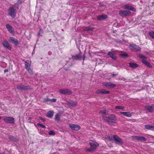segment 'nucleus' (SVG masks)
Wrapping results in <instances>:
<instances>
[{
	"instance_id": "1",
	"label": "nucleus",
	"mask_w": 154,
	"mask_h": 154,
	"mask_svg": "<svg viewBox=\"0 0 154 154\" xmlns=\"http://www.w3.org/2000/svg\"><path fill=\"white\" fill-rule=\"evenodd\" d=\"M102 119L104 122L109 125H113L116 124L117 122V119L115 116L110 114L108 117L103 116Z\"/></svg>"
},
{
	"instance_id": "2",
	"label": "nucleus",
	"mask_w": 154,
	"mask_h": 154,
	"mask_svg": "<svg viewBox=\"0 0 154 154\" xmlns=\"http://www.w3.org/2000/svg\"><path fill=\"white\" fill-rule=\"evenodd\" d=\"M140 58L142 59V62L147 67L151 68H152V66L150 63L146 61L147 57L142 54L139 55Z\"/></svg>"
},
{
	"instance_id": "3",
	"label": "nucleus",
	"mask_w": 154,
	"mask_h": 154,
	"mask_svg": "<svg viewBox=\"0 0 154 154\" xmlns=\"http://www.w3.org/2000/svg\"><path fill=\"white\" fill-rule=\"evenodd\" d=\"M82 53L80 51L79 53L77 55H73L72 56V58L73 60H81L83 59V60H84L85 57V55H84L83 56L82 55Z\"/></svg>"
},
{
	"instance_id": "4",
	"label": "nucleus",
	"mask_w": 154,
	"mask_h": 154,
	"mask_svg": "<svg viewBox=\"0 0 154 154\" xmlns=\"http://www.w3.org/2000/svg\"><path fill=\"white\" fill-rule=\"evenodd\" d=\"M16 14V11L14 7L11 6L8 9V14L13 18L15 17Z\"/></svg>"
},
{
	"instance_id": "5",
	"label": "nucleus",
	"mask_w": 154,
	"mask_h": 154,
	"mask_svg": "<svg viewBox=\"0 0 154 154\" xmlns=\"http://www.w3.org/2000/svg\"><path fill=\"white\" fill-rule=\"evenodd\" d=\"M17 88L18 90H22V91L31 90L32 89L30 86H25L24 85L22 84H21L20 85H17Z\"/></svg>"
},
{
	"instance_id": "6",
	"label": "nucleus",
	"mask_w": 154,
	"mask_h": 154,
	"mask_svg": "<svg viewBox=\"0 0 154 154\" xmlns=\"http://www.w3.org/2000/svg\"><path fill=\"white\" fill-rule=\"evenodd\" d=\"M119 14L122 17L129 16L131 15V12L126 10H120L119 11Z\"/></svg>"
},
{
	"instance_id": "7",
	"label": "nucleus",
	"mask_w": 154,
	"mask_h": 154,
	"mask_svg": "<svg viewBox=\"0 0 154 154\" xmlns=\"http://www.w3.org/2000/svg\"><path fill=\"white\" fill-rule=\"evenodd\" d=\"M114 141L115 143L119 145H122L123 144V142L122 139L119 136L116 135H114L113 136Z\"/></svg>"
},
{
	"instance_id": "8",
	"label": "nucleus",
	"mask_w": 154,
	"mask_h": 154,
	"mask_svg": "<svg viewBox=\"0 0 154 154\" xmlns=\"http://www.w3.org/2000/svg\"><path fill=\"white\" fill-rule=\"evenodd\" d=\"M59 92L61 94L68 95H70L72 93V92L71 90L67 88L60 89L59 91Z\"/></svg>"
},
{
	"instance_id": "9",
	"label": "nucleus",
	"mask_w": 154,
	"mask_h": 154,
	"mask_svg": "<svg viewBox=\"0 0 154 154\" xmlns=\"http://www.w3.org/2000/svg\"><path fill=\"white\" fill-rule=\"evenodd\" d=\"M129 46L130 50L134 52L140 51L141 50L140 48L135 45H130Z\"/></svg>"
},
{
	"instance_id": "10",
	"label": "nucleus",
	"mask_w": 154,
	"mask_h": 154,
	"mask_svg": "<svg viewBox=\"0 0 154 154\" xmlns=\"http://www.w3.org/2000/svg\"><path fill=\"white\" fill-rule=\"evenodd\" d=\"M14 118L10 116L5 117L3 119V120L5 122L11 124L14 123Z\"/></svg>"
},
{
	"instance_id": "11",
	"label": "nucleus",
	"mask_w": 154,
	"mask_h": 154,
	"mask_svg": "<svg viewBox=\"0 0 154 154\" xmlns=\"http://www.w3.org/2000/svg\"><path fill=\"white\" fill-rule=\"evenodd\" d=\"M109 91H106L104 89H98L96 91V94H105L110 93Z\"/></svg>"
},
{
	"instance_id": "12",
	"label": "nucleus",
	"mask_w": 154,
	"mask_h": 154,
	"mask_svg": "<svg viewBox=\"0 0 154 154\" xmlns=\"http://www.w3.org/2000/svg\"><path fill=\"white\" fill-rule=\"evenodd\" d=\"M123 9L125 10L131 11L134 12H135L136 11V9L134 7L128 4H126L124 6Z\"/></svg>"
},
{
	"instance_id": "13",
	"label": "nucleus",
	"mask_w": 154,
	"mask_h": 154,
	"mask_svg": "<svg viewBox=\"0 0 154 154\" xmlns=\"http://www.w3.org/2000/svg\"><path fill=\"white\" fill-rule=\"evenodd\" d=\"M69 127L71 129L76 131H78L81 128L79 125L76 124H70Z\"/></svg>"
},
{
	"instance_id": "14",
	"label": "nucleus",
	"mask_w": 154,
	"mask_h": 154,
	"mask_svg": "<svg viewBox=\"0 0 154 154\" xmlns=\"http://www.w3.org/2000/svg\"><path fill=\"white\" fill-rule=\"evenodd\" d=\"M107 55L111 57L114 60H116L117 58V57L113 51H109L107 54Z\"/></svg>"
},
{
	"instance_id": "15",
	"label": "nucleus",
	"mask_w": 154,
	"mask_h": 154,
	"mask_svg": "<svg viewBox=\"0 0 154 154\" xmlns=\"http://www.w3.org/2000/svg\"><path fill=\"white\" fill-rule=\"evenodd\" d=\"M103 85L110 88H114L116 86V84H112L111 82H106L103 84Z\"/></svg>"
},
{
	"instance_id": "16",
	"label": "nucleus",
	"mask_w": 154,
	"mask_h": 154,
	"mask_svg": "<svg viewBox=\"0 0 154 154\" xmlns=\"http://www.w3.org/2000/svg\"><path fill=\"white\" fill-rule=\"evenodd\" d=\"M2 45L7 49H8L10 50H11V47L10 46L8 42L6 40H5L3 41L2 43Z\"/></svg>"
},
{
	"instance_id": "17",
	"label": "nucleus",
	"mask_w": 154,
	"mask_h": 154,
	"mask_svg": "<svg viewBox=\"0 0 154 154\" xmlns=\"http://www.w3.org/2000/svg\"><path fill=\"white\" fill-rule=\"evenodd\" d=\"M67 104L70 106H76L77 105V103L76 101L69 100L67 102Z\"/></svg>"
},
{
	"instance_id": "18",
	"label": "nucleus",
	"mask_w": 154,
	"mask_h": 154,
	"mask_svg": "<svg viewBox=\"0 0 154 154\" xmlns=\"http://www.w3.org/2000/svg\"><path fill=\"white\" fill-rule=\"evenodd\" d=\"M6 27L8 30L11 33L14 34L15 32L13 27L9 24H7L6 25Z\"/></svg>"
},
{
	"instance_id": "19",
	"label": "nucleus",
	"mask_w": 154,
	"mask_h": 154,
	"mask_svg": "<svg viewBox=\"0 0 154 154\" xmlns=\"http://www.w3.org/2000/svg\"><path fill=\"white\" fill-rule=\"evenodd\" d=\"M10 42L16 45H17L19 44L18 41L13 37H10Z\"/></svg>"
},
{
	"instance_id": "20",
	"label": "nucleus",
	"mask_w": 154,
	"mask_h": 154,
	"mask_svg": "<svg viewBox=\"0 0 154 154\" xmlns=\"http://www.w3.org/2000/svg\"><path fill=\"white\" fill-rule=\"evenodd\" d=\"M134 138L138 141L141 142L146 141V139L142 136H135Z\"/></svg>"
},
{
	"instance_id": "21",
	"label": "nucleus",
	"mask_w": 154,
	"mask_h": 154,
	"mask_svg": "<svg viewBox=\"0 0 154 154\" xmlns=\"http://www.w3.org/2000/svg\"><path fill=\"white\" fill-rule=\"evenodd\" d=\"M89 144L90 146L94 150L96 149L99 145L98 143L96 142H90L89 143Z\"/></svg>"
},
{
	"instance_id": "22",
	"label": "nucleus",
	"mask_w": 154,
	"mask_h": 154,
	"mask_svg": "<svg viewBox=\"0 0 154 154\" xmlns=\"http://www.w3.org/2000/svg\"><path fill=\"white\" fill-rule=\"evenodd\" d=\"M107 17L106 15L103 14L98 16L97 17V19L98 20H103L106 19Z\"/></svg>"
},
{
	"instance_id": "23",
	"label": "nucleus",
	"mask_w": 154,
	"mask_h": 154,
	"mask_svg": "<svg viewBox=\"0 0 154 154\" xmlns=\"http://www.w3.org/2000/svg\"><path fill=\"white\" fill-rule=\"evenodd\" d=\"M154 105H152L151 106H146L145 108H146L147 110H148L151 113H152L153 112V111L154 110Z\"/></svg>"
},
{
	"instance_id": "24",
	"label": "nucleus",
	"mask_w": 154,
	"mask_h": 154,
	"mask_svg": "<svg viewBox=\"0 0 154 154\" xmlns=\"http://www.w3.org/2000/svg\"><path fill=\"white\" fill-rule=\"evenodd\" d=\"M54 112L53 110H50L47 114L46 116L48 118H51L53 116Z\"/></svg>"
},
{
	"instance_id": "25",
	"label": "nucleus",
	"mask_w": 154,
	"mask_h": 154,
	"mask_svg": "<svg viewBox=\"0 0 154 154\" xmlns=\"http://www.w3.org/2000/svg\"><path fill=\"white\" fill-rule=\"evenodd\" d=\"M8 139L11 141L17 142L18 141V138H15L14 136L12 135H9L8 136Z\"/></svg>"
},
{
	"instance_id": "26",
	"label": "nucleus",
	"mask_w": 154,
	"mask_h": 154,
	"mask_svg": "<svg viewBox=\"0 0 154 154\" xmlns=\"http://www.w3.org/2000/svg\"><path fill=\"white\" fill-rule=\"evenodd\" d=\"M129 67L133 69H135L138 66V65L135 63H129Z\"/></svg>"
},
{
	"instance_id": "27",
	"label": "nucleus",
	"mask_w": 154,
	"mask_h": 154,
	"mask_svg": "<svg viewBox=\"0 0 154 154\" xmlns=\"http://www.w3.org/2000/svg\"><path fill=\"white\" fill-rule=\"evenodd\" d=\"M145 128L154 131V126L150 125H144Z\"/></svg>"
},
{
	"instance_id": "28",
	"label": "nucleus",
	"mask_w": 154,
	"mask_h": 154,
	"mask_svg": "<svg viewBox=\"0 0 154 154\" xmlns=\"http://www.w3.org/2000/svg\"><path fill=\"white\" fill-rule=\"evenodd\" d=\"M94 29V27H86L83 28V30L84 31H92Z\"/></svg>"
},
{
	"instance_id": "29",
	"label": "nucleus",
	"mask_w": 154,
	"mask_h": 154,
	"mask_svg": "<svg viewBox=\"0 0 154 154\" xmlns=\"http://www.w3.org/2000/svg\"><path fill=\"white\" fill-rule=\"evenodd\" d=\"M120 113L124 115V116L128 117H130L131 115L130 112H120Z\"/></svg>"
},
{
	"instance_id": "30",
	"label": "nucleus",
	"mask_w": 154,
	"mask_h": 154,
	"mask_svg": "<svg viewBox=\"0 0 154 154\" xmlns=\"http://www.w3.org/2000/svg\"><path fill=\"white\" fill-rule=\"evenodd\" d=\"M60 115L59 113H57L55 115V119L56 121H59L60 120Z\"/></svg>"
},
{
	"instance_id": "31",
	"label": "nucleus",
	"mask_w": 154,
	"mask_h": 154,
	"mask_svg": "<svg viewBox=\"0 0 154 154\" xmlns=\"http://www.w3.org/2000/svg\"><path fill=\"white\" fill-rule=\"evenodd\" d=\"M25 68L26 69H28L29 68H30V64L27 61H25Z\"/></svg>"
},
{
	"instance_id": "32",
	"label": "nucleus",
	"mask_w": 154,
	"mask_h": 154,
	"mask_svg": "<svg viewBox=\"0 0 154 154\" xmlns=\"http://www.w3.org/2000/svg\"><path fill=\"white\" fill-rule=\"evenodd\" d=\"M149 34L150 36L154 39V31H150L149 32Z\"/></svg>"
},
{
	"instance_id": "33",
	"label": "nucleus",
	"mask_w": 154,
	"mask_h": 154,
	"mask_svg": "<svg viewBox=\"0 0 154 154\" xmlns=\"http://www.w3.org/2000/svg\"><path fill=\"white\" fill-rule=\"evenodd\" d=\"M43 33V29L41 28H40L39 30L38 33V35L39 36H42V34Z\"/></svg>"
},
{
	"instance_id": "34",
	"label": "nucleus",
	"mask_w": 154,
	"mask_h": 154,
	"mask_svg": "<svg viewBox=\"0 0 154 154\" xmlns=\"http://www.w3.org/2000/svg\"><path fill=\"white\" fill-rule=\"evenodd\" d=\"M28 72L30 74V75H33L34 74L33 72V71L32 69H31L30 68H29L28 69H26Z\"/></svg>"
},
{
	"instance_id": "35",
	"label": "nucleus",
	"mask_w": 154,
	"mask_h": 154,
	"mask_svg": "<svg viewBox=\"0 0 154 154\" xmlns=\"http://www.w3.org/2000/svg\"><path fill=\"white\" fill-rule=\"evenodd\" d=\"M106 110L105 109H103L102 110H100L99 113L100 114H103V115H105L106 113Z\"/></svg>"
},
{
	"instance_id": "36",
	"label": "nucleus",
	"mask_w": 154,
	"mask_h": 154,
	"mask_svg": "<svg viewBox=\"0 0 154 154\" xmlns=\"http://www.w3.org/2000/svg\"><path fill=\"white\" fill-rule=\"evenodd\" d=\"M86 151L88 152H91L93 151H94L95 150L91 146L90 148H88L86 149Z\"/></svg>"
},
{
	"instance_id": "37",
	"label": "nucleus",
	"mask_w": 154,
	"mask_h": 154,
	"mask_svg": "<svg viewBox=\"0 0 154 154\" xmlns=\"http://www.w3.org/2000/svg\"><path fill=\"white\" fill-rule=\"evenodd\" d=\"M121 56L122 57L125 58L127 57H128V55L127 53H125L121 54Z\"/></svg>"
},
{
	"instance_id": "38",
	"label": "nucleus",
	"mask_w": 154,
	"mask_h": 154,
	"mask_svg": "<svg viewBox=\"0 0 154 154\" xmlns=\"http://www.w3.org/2000/svg\"><path fill=\"white\" fill-rule=\"evenodd\" d=\"M37 125L38 126H41L43 128H45L46 127L45 125H43L42 124H41L40 123H38L37 124Z\"/></svg>"
},
{
	"instance_id": "39",
	"label": "nucleus",
	"mask_w": 154,
	"mask_h": 154,
	"mask_svg": "<svg viewBox=\"0 0 154 154\" xmlns=\"http://www.w3.org/2000/svg\"><path fill=\"white\" fill-rule=\"evenodd\" d=\"M55 134V133L53 131H50L49 133V134L50 135H54Z\"/></svg>"
},
{
	"instance_id": "40",
	"label": "nucleus",
	"mask_w": 154,
	"mask_h": 154,
	"mask_svg": "<svg viewBox=\"0 0 154 154\" xmlns=\"http://www.w3.org/2000/svg\"><path fill=\"white\" fill-rule=\"evenodd\" d=\"M115 108L116 109H122L124 107L121 106H116Z\"/></svg>"
},
{
	"instance_id": "41",
	"label": "nucleus",
	"mask_w": 154,
	"mask_h": 154,
	"mask_svg": "<svg viewBox=\"0 0 154 154\" xmlns=\"http://www.w3.org/2000/svg\"><path fill=\"white\" fill-rule=\"evenodd\" d=\"M57 99H56L53 98L51 99H50V101L52 102H55L56 101Z\"/></svg>"
},
{
	"instance_id": "42",
	"label": "nucleus",
	"mask_w": 154,
	"mask_h": 154,
	"mask_svg": "<svg viewBox=\"0 0 154 154\" xmlns=\"http://www.w3.org/2000/svg\"><path fill=\"white\" fill-rule=\"evenodd\" d=\"M14 6L16 7L18 9L19 8V5L18 4L15 3Z\"/></svg>"
},
{
	"instance_id": "43",
	"label": "nucleus",
	"mask_w": 154,
	"mask_h": 154,
	"mask_svg": "<svg viewBox=\"0 0 154 154\" xmlns=\"http://www.w3.org/2000/svg\"><path fill=\"white\" fill-rule=\"evenodd\" d=\"M26 118L29 121V122H31V121L32 119V118H31L30 117H27Z\"/></svg>"
},
{
	"instance_id": "44",
	"label": "nucleus",
	"mask_w": 154,
	"mask_h": 154,
	"mask_svg": "<svg viewBox=\"0 0 154 154\" xmlns=\"http://www.w3.org/2000/svg\"><path fill=\"white\" fill-rule=\"evenodd\" d=\"M39 119L40 120H42L44 122H45V119L43 118L42 117H39Z\"/></svg>"
},
{
	"instance_id": "45",
	"label": "nucleus",
	"mask_w": 154,
	"mask_h": 154,
	"mask_svg": "<svg viewBox=\"0 0 154 154\" xmlns=\"http://www.w3.org/2000/svg\"><path fill=\"white\" fill-rule=\"evenodd\" d=\"M22 2L21 0H18L17 3L19 4V5H20L21 3Z\"/></svg>"
},
{
	"instance_id": "46",
	"label": "nucleus",
	"mask_w": 154,
	"mask_h": 154,
	"mask_svg": "<svg viewBox=\"0 0 154 154\" xmlns=\"http://www.w3.org/2000/svg\"><path fill=\"white\" fill-rule=\"evenodd\" d=\"M50 99H49L47 98V99H45L44 100V101L45 102L50 101Z\"/></svg>"
},
{
	"instance_id": "47",
	"label": "nucleus",
	"mask_w": 154,
	"mask_h": 154,
	"mask_svg": "<svg viewBox=\"0 0 154 154\" xmlns=\"http://www.w3.org/2000/svg\"><path fill=\"white\" fill-rule=\"evenodd\" d=\"M8 69H5L4 71V72L5 73L6 72H8Z\"/></svg>"
},
{
	"instance_id": "48",
	"label": "nucleus",
	"mask_w": 154,
	"mask_h": 154,
	"mask_svg": "<svg viewBox=\"0 0 154 154\" xmlns=\"http://www.w3.org/2000/svg\"><path fill=\"white\" fill-rule=\"evenodd\" d=\"M39 133L41 134H43V131H40L39 132Z\"/></svg>"
},
{
	"instance_id": "49",
	"label": "nucleus",
	"mask_w": 154,
	"mask_h": 154,
	"mask_svg": "<svg viewBox=\"0 0 154 154\" xmlns=\"http://www.w3.org/2000/svg\"><path fill=\"white\" fill-rule=\"evenodd\" d=\"M122 79H123V80H125L126 79L125 78H123Z\"/></svg>"
},
{
	"instance_id": "50",
	"label": "nucleus",
	"mask_w": 154,
	"mask_h": 154,
	"mask_svg": "<svg viewBox=\"0 0 154 154\" xmlns=\"http://www.w3.org/2000/svg\"><path fill=\"white\" fill-rule=\"evenodd\" d=\"M116 75V74H113V75H113V77H114V76Z\"/></svg>"
},
{
	"instance_id": "51",
	"label": "nucleus",
	"mask_w": 154,
	"mask_h": 154,
	"mask_svg": "<svg viewBox=\"0 0 154 154\" xmlns=\"http://www.w3.org/2000/svg\"><path fill=\"white\" fill-rule=\"evenodd\" d=\"M0 154H5V153H0Z\"/></svg>"
},
{
	"instance_id": "52",
	"label": "nucleus",
	"mask_w": 154,
	"mask_h": 154,
	"mask_svg": "<svg viewBox=\"0 0 154 154\" xmlns=\"http://www.w3.org/2000/svg\"><path fill=\"white\" fill-rule=\"evenodd\" d=\"M1 119V116H0V120Z\"/></svg>"
}]
</instances>
